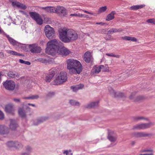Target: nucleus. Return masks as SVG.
Segmentation results:
<instances>
[{"label": "nucleus", "mask_w": 155, "mask_h": 155, "mask_svg": "<svg viewBox=\"0 0 155 155\" xmlns=\"http://www.w3.org/2000/svg\"><path fill=\"white\" fill-rule=\"evenodd\" d=\"M60 40L64 43H69L76 40L78 37L77 33L73 30L63 29L59 32Z\"/></svg>", "instance_id": "obj_1"}, {"label": "nucleus", "mask_w": 155, "mask_h": 155, "mask_svg": "<svg viewBox=\"0 0 155 155\" xmlns=\"http://www.w3.org/2000/svg\"><path fill=\"white\" fill-rule=\"evenodd\" d=\"M62 43L59 40L53 39L47 43V47L46 48L45 51L47 53L54 55L58 51L59 48L62 46Z\"/></svg>", "instance_id": "obj_2"}, {"label": "nucleus", "mask_w": 155, "mask_h": 155, "mask_svg": "<svg viewBox=\"0 0 155 155\" xmlns=\"http://www.w3.org/2000/svg\"><path fill=\"white\" fill-rule=\"evenodd\" d=\"M67 68L73 74H80L82 71L83 68L81 63L76 60L72 59H68L67 61Z\"/></svg>", "instance_id": "obj_3"}, {"label": "nucleus", "mask_w": 155, "mask_h": 155, "mask_svg": "<svg viewBox=\"0 0 155 155\" xmlns=\"http://www.w3.org/2000/svg\"><path fill=\"white\" fill-rule=\"evenodd\" d=\"M68 79L66 73L61 71L57 74L56 78L52 82V84L54 85H58L66 82Z\"/></svg>", "instance_id": "obj_4"}, {"label": "nucleus", "mask_w": 155, "mask_h": 155, "mask_svg": "<svg viewBox=\"0 0 155 155\" xmlns=\"http://www.w3.org/2000/svg\"><path fill=\"white\" fill-rule=\"evenodd\" d=\"M6 145L9 148H14L17 150L22 149L23 147L22 144L18 141H9L6 143Z\"/></svg>", "instance_id": "obj_5"}, {"label": "nucleus", "mask_w": 155, "mask_h": 155, "mask_svg": "<svg viewBox=\"0 0 155 155\" xmlns=\"http://www.w3.org/2000/svg\"><path fill=\"white\" fill-rule=\"evenodd\" d=\"M8 40L10 44L14 46L16 48H21L24 50L26 48V46L25 45L18 42L11 37H9L8 36Z\"/></svg>", "instance_id": "obj_6"}, {"label": "nucleus", "mask_w": 155, "mask_h": 155, "mask_svg": "<svg viewBox=\"0 0 155 155\" xmlns=\"http://www.w3.org/2000/svg\"><path fill=\"white\" fill-rule=\"evenodd\" d=\"M44 31L45 34L48 38L51 39L53 38L55 31L53 28L48 25H46L45 27Z\"/></svg>", "instance_id": "obj_7"}, {"label": "nucleus", "mask_w": 155, "mask_h": 155, "mask_svg": "<svg viewBox=\"0 0 155 155\" xmlns=\"http://www.w3.org/2000/svg\"><path fill=\"white\" fill-rule=\"evenodd\" d=\"M154 124L152 122L148 123H142L137 124L133 127V130H142L147 129L153 125Z\"/></svg>", "instance_id": "obj_8"}, {"label": "nucleus", "mask_w": 155, "mask_h": 155, "mask_svg": "<svg viewBox=\"0 0 155 155\" xmlns=\"http://www.w3.org/2000/svg\"><path fill=\"white\" fill-rule=\"evenodd\" d=\"M3 85L6 89L9 91L13 90L15 86V82L12 80H7L3 82Z\"/></svg>", "instance_id": "obj_9"}, {"label": "nucleus", "mask_w": 155, "mask_h": 155, "mask_svg": "<svg viewBox=\"0 0 155 155\" xmlns=\"http://www.w3.org/2000/svg\"><path fill=\"white\" fill-rule=\"evenodd\" d=\"M29 14L31 17L38 24L41 25L42 24L43 20L39 14L35 12H30Z\"/></svg>", "instance_id": "obj_10"}, {"label": "nucleus", "mask_w": 155, "mask_h": 155, "mask_svg": "<svg viewBox=\"0 0 155 155\" xmlns=\"http://www.w3.org/2000/svg\"><path fill=\"white\" fill-rule=\"evenodd\" d=\"M57 72L56 68H53L50 71L48 74H47L45 78V81L46 82H50L53 78L54 74Z\"/></svg>", "instance_id": "obj_11"}, {"label": "nucleus", "mask_w": 155, "mask_h": 155, "mask_svg": "<svg viewBox=\"0 0 155 155\" xmlns=\"http://www.w3.org/2000/svg\"><path fill=\"white\" fill-rule=\"evenodd\" d=\"M30 51L33 53H40L41 50L40 47L38 46L37 44H32L29 45Z\"/></svg>", "instance_id": "obj_12"}, {"label": "nucleus", "mask_w": 155, "mask_h": 155, "mask_svg": "<svg viewBox=\"0 0 155 155\" xmlns=\"http://www.w3.org/2000/svg\"><path fill=\"white\" fill-rule=\"evenodd\" d=\"M117 135L113 131L108 130L107 139L111 142H115L117 139Z\"/></svg>", "instance_id": "obj_13"}, {"label": "nucleus", "mask_w": 155, "mask_h": 155, "mask_svg": "<svg viewBox=\"0 0 155 155\" xmlns=\"http://www.w3.org/2000/svg\"><path fill=\"white\" fill-rule=\"evenodd\" d=\"M55 12L61 15L65 16L67 15L66 9L63 6H57L56 7Z\"/></svg>", "instance_id": "obj_14"}, {"label": "nucleus", "mask_w": 155, "mask_h": 155, "mask_svg": "<svg viewBox=\"0 0 155 155\" xmlns=\"http://www.w3.org/2000/svg\"><path fill=\"white\" fill-rule=\"evenodd\" d=\"M58 51L60 54L63 56H67L71 53V51L68 49L63 46V43L62 46L59 48Z\"/></svg>", "instance_id": "obj_15"}, {"label": "nucleus", "mask_w": 155, "mask_h": 155, "mask_svg": "<svg viewBox=\"0 0 155 155\" xmlns=\"http://www.w3.org/2000/svg\"><path fill=\"white\" fill-rule=\"evenodd\" d=\"M104 66L103 65L94 66L91 71V75H95L98 74L100 72L101 69L104 68Z\"/></svg>", "instance_id": "obj_16"}, {"label": "nucleus", "mask_w": 155, "mask_h": 155, "mask_svg": "<svg viewBox=\"0 0 155 155\" xmlns=\"http://www.w3.org/2000/svg\"><path fill=\"white\" fill-rule=\"evenodd\" d=\"M151 134L144 132H134L132 134V136L136 138L148 137L151 136Z\"/></svg>", "instance_id": "obj_17"}, {"label": "nucleus", "mask_w": 155, "mask_h": 155, "mask_svg": "<svg viewBox=\"0 0 155 155\" xmlns=\"http://www.w3.org/2000/svg\"><path fill=\"white\" fill-rule=\"evenodd\" d=\"M5 110L8 113L13 114L14 111V105L12 104H8L5 106Z\"/></svg>", "instance_id": "obj_18"}, {"label": "nucleus", "mask_w": 155, "mask_h": 155, "mask_svg": "<svg viewBox=\"0 0 155 155\" xmlns=\"http://www.w3.org/2000/svg\"><path fill=\"white\" fill-rule=\"evenodd\" d=\"M110 89L109 90V92L112 96L115 97H125L124 94L122 93H116L112 88H110Z\"/></svg>", "instance_id": "obj_19"}, {"label": "nucleus", "mask_w": 155, "mask_h": 155, "mask_svg": "<svg viewBox=\"0 0 155 155\" xmlns=\"http://www.w3.org/2000/svg\"><path fill=\"white\" fill-rule=\"evenodd\" d=\"M9 132L8 129L4 125L0 124V135L8 134Z\"/></svg>", "instance_id": "obj_20"}, {"label": "nucleus", "mask_w": 155, "mask_h": 155, "mask_svg": "<svg viewBox=\"0 0 155 155\" xmlns=\"http://www.w3.org/2000/svg\"><path fill=\"white\" fill-rule=\"evenodd\" d=\"M92 59V57L91 53L87 51L84 55V60L87 63H89Z\"/></svg>", "instance_id": "obj_21"}, {"label": "nucleus", "mask_w": 155, "mask_h": 155, "mask_svg": "<svg viewBox=\"0 0 155 155\" xmlns=\"http://www.w3.org/2000/svg\"><path fill=\"white\" fill-rule=\"evenodd\" d=\"M84 87V85L83 84H80L75 86H71V88L72 90L73 91L75 92L79 90L82 89Z\"/></svg>", "instance_id": "obj_22"}, {"label": "nucleus", "mask_w": 155, "mask_h": 155, "mask_svg": "<svg viewBox=\"0 0 155 155\" xmlns=\"http://www.w3.org/2000/svg\"><path fill=\"white\" fill-rule=\"evenodd\" d=\"M13 6L14 7L16 6L18 8L24 10L27 8V7L25 5L17 1L13 2Z\"/></svg>", "instance_id": "obj_23"}, {"label": "nucleus", "mask_w": 155, "mask_h": 155, "mask_svg": "<svg viewBox=\"0 0 155 155\" xmlns=\"http://www.w3.org/2000/svg\"><path fill=\"white\" fill-rule=\"evenodd\" d=\"M19 115L21 118H24L26 117V112L23 107H19L18 111Z\"/></svg>", "instance_id": "obj_24"}, {"label": "nucleus", "mask_w": 155, "mask_h": 155, "mask_svg": "<svg viewBox=\"0 0 155 155\" xmlns=\"http://www.w3.org/2000/svg\"><path fill=\"white\" fill-rule=\"evenodd\" d=\"M134 93H132L129 97V98L131 100H133L134 101H138L143 99V97L141 96H138L136 97H134Z\"/></svg>", "instance_id": "obj_25"}, {"label": "nucleus", "mask_w": 155, "mask_h": 155, "mask_svg": "<svg viewBox=\"0 0 155 155\" xmlns=\"http://www.w3.org/2000/svg\"><path fill=\"white\" fill-rule=\"evenodd\" d=\"M8 76L11 78H18L19 75L17 72L15 71H10L8 73Z\"/></svg>", "instance_id": "obj_26"}, {"label": "nucleus", "mask_w": 155, "mask_h": 155, "mask_svg": "<svg viewBox=\"0 0 155 155\" xmlns=\"http://www.w3.org/2000/svg\"><path fill=\"white\" fill-rule=\"evenodd\" d=\"M18 124L15 120L13 119H11L10 120V127L12 130H15Z\"/></svg>", "instance_id": "obj_27"}, {"label": "nucleus", "mask_w": 155, "mask_h": 155, "mask_svg": "<svg viewBox=\"0 0 155 155\" xmlns=\"http://www.w3.org/2000/svg\"><path fill=\"white\" fill-rule=\"evenodd\" d=\"M43 9L45 10L48 12L49 13H55L56 7H54L47 6L43 8Z\"/></svg>", "instance_id": "obj_28"}, {"label": "nucleus", "mask_w": 155, "mask_h": 155, "mask_svg": "<svg viewBox=\"0 0 155 155\" xmlns=\"http://www.w3.org/2000/svg\"><path fill=\"white\" fill-rule=\"evenodd\" d=\"M48 118L45 117H41L38 119L37 120L35 121L34 125H37L38 124L45 121Z\"/></svg>", "instance_id": "obj_29"}, {"label": "nucleus", "mask_w": 155, "mask_h": 155, "mask_svg": "<svg viewBox=\"0 0 155 155\" xmlns=\"http://www.w3.org/2000/svg\"><path fill=\"white\" fill-rule=\"evenodd\" d=\"M116 14V12L114 11H113L110 13L107 16L106 20L110 21L113 20L114 18V15Z\"/></svg>", "instance_id": "obj_30"}, {"label": "nucleus", "mask_w": 155, "mask_h": 155, "mask_svg": "<svg viewBox=\"0 0 155 155\" xmlns=\"http://www.w3.org/2000/svg\"><path fill=\"white\" fill-rule=\"evenodd\" d=\"M99 101H97L91 103L86 106V107L88 108H94L97 106Z\"/></svg>", "instance_id": "obj_31"}, {"label": "nucleus", "mask_w": 155, "mask_h": 155, "mask_svg": "<svg viewBox=\"0 0 155 155\" xmlns=\"http://www.w3.org/2000/svg\"><path fill=\"white\" fill-rule=\"evenodd\" d=\"M122 38L123 40L126 41H131L134 42H136L137 41L135 37L130 36H125L122 37Z\"/></svg>", "instance_id": "obj_32"}, {"label": "nucleus", "mask_w": 155, "mask_h": 155, "mask_svg": "<svg viewBox=\"0 0 155 155\" xmlns=\"http://www.w3.org/2000/svg\"><path fill=\"white\" fill-rule=\"evenodd\" d=\"M133 120L134 121H138L142 120H148L149 119L148 118H145L143 116H136L133 117Z\"/></svg>", "instance_id": "obj_33"}, {"label": "nucleus", "mask_w": 155, "mask_h": 155, "mask_svg": "<svg viewBox=\"0 0 155 155\" xmlns=\"http://www.w3.org/2000/svg\"><path fill=\"white\" fill-rule=\"evenodd\" d=\"M145 6L144 5H135L131 6L130 7V9L135 10L138 9H141Z\"/></svg>", "instance_id": "obj_34"}, {"label": "nucleus", "mask_w": 155, "mask_h": 155, "mask_svg": "<svg viewBox=\"0 0 155 155\" xmlns=\"http://www.w3.org/2000/svg\"><path fill=\"white\" fill-rule=\"evenodd\" d=\"M7 52L8 53L10 54L11 55H17L19 56H23V55L18 53L16 51L12 50H7Z\"/></svg>", "instance_id": "obj_35"}, {"label": "nucleus", "mask_w": 155, "mask_h": 155, "mask_svg": "<svg viewBox=\"0 0 155 155\" xmlns=\"http://www.w3.org/2000/svg\"><path fill=\"white\" fill-rule=\"evenodd\" d=\"M122 31L121 29H117L115 28H113L110 29L108 31V33L109 34H111L113 33H115L116 32H120Z\"/></svg>", "instance_id": "obj_36"}, {"label": "nucleus", "mask_w": 155, "mask_h": 155, "mask_svg": "<svg viewBox=\"0 0 155 155\" xmlns=\"http://www.w3.org/2000/svg\"><path fill=\"white\" fill-rule=\"evenodd\" d=\"M38 98L39 96L38 95H32L28 97H24L22 98L24 99L34 100L37 99Z\"/></svg>", "instance_id": "obj_37"}, {"label": "nucleus", "mask_w": 155, "mask_h": 155, "mask_svg": "<svg viewBox=\"0 0 155 155\" xmlns=\"http://www.w3.org/2000/svg\"><path fill=\"white\" fill-rule=\"evenodd\" d=\"M107 9L106 6H102L99 9L98 12L99 13H101L105 12Z\"/></svg>", "instance_id": "obj_38"}, {"label": "nucleus", "mask_w": 155, "mask_h": 155, "mask_svg": "<svg viewBox=\"0 0 155 155\" xmlns=\"http://www.w3.org/2000/svg\"><path fill=\"white\" fill-rule=\"evenodd\" d=\"M71 105L73 106H79L80 105L79 103L77 102L74 100H71L69 101Z\"/></svg>", "instance_id": "obj_39"}, {"label": "nucleus", "mask_w": 155, "mask_h": 155, "mask_svg": "<svg viewBox=\"0 0 155 155\" xmlns=\"http://www.w3.org/2000/svg\"><path fill=\"white\" fill-rule=\"evenodd\" d=\"M38 62H40L42 63H46L48 62V61L44 58H39L36 60Z\"/></svg>", "instance_id": "obj_40"}, {"label": "nucleus", "mask_w": 155, "mask_h": 155, "mask_svg": "<svg viewBox=\"0 0 155 155\" xmlns=\"http://www.w3.org/2000/svg\"><path fill=\"white\" fill-rule=\"evenodd\" d=\"M55 93L53 92H49L46 95V96L48 97H51L54 95Z\"/></svg>", "instance_id": "obj_41"}, {"label": "nucleus", "mask_w": 155, "mask_h": 155, "mask_svg": "<svg viewBox=\"0 0 155 155\" xmlns=\"http://www.w3.org/2000/svg\"><path fill=\"white\" fill-rule=\"evenodd\" d=\"M146 21L148 23H152L155 25V18H151L148 19Z\"/></svg>", "instance_id": "obj_42"}, {"label": "nucleus", "mask_w": 155, "mask_h": 155, "mask_svg": "<svg viewBox=\"0 0 155 155\" xmlns=\"http://www.w3.org/2000/svg\"><path fill=\"white\" fill-rule=\"evenodd\" d=\"M25 150L27 151L26 152H29L30 154V153L31 152L32 150L31 148L29 146H27L25 147Z\"/></svg>", "instance_id": "obj_43"}, {"label": "nucleus", "mask_w": 155, "mask_h": 155, "mask_svg": "<svg viewBox=\"0 0 155 155\" xmlns=\"http://www.w3.org/2000/svg\"><path fill=\"white\" fill-rule=\"evenodd\" d=\"M4 115L3 113L0 110V120H2L4 119Z\"/></svg>", "instance_id": "obj_44"}, {"label": "nucleus", "mask_w": 155, "mask_h": 155, "mask_svg": "<svg viewBox=\"0 0 155 155\" xmlns=\"http://www.w3.org/2000/svg\"><path fill=\"white\" fill-rule=\"evenodd\" d=\"M111 36L108 35V34L107 35L104 37L105 39L106 40H110L111 39Z\"/></svg>", "instance_id": "obj_45"}, {"label": "nucleus", "mask_w": 155, "mask_h": 155, "mask_svg": "<svg viewBox=\"0 0 155 155\" xmlns=\"http://www.w3.org/2000/svg\"><path fill=\"white\" fill-rule=\"evenodd\" d=\"M20 155H30L29 152H23L21 153Z\"/></svg>", "instance_id": "obj_46"}, {"label": "nucleus", "mask_w": 155, "mask_h": 155, "mask_svg": "<svg viewBox=\"0 0 155 155\" xmlns=\"http://www.w3.org/2000/svg\"><path fill=\"white\" fill-rule=\"evenodd\" d=\"M114 54L113 53H107L106 54V55L108 56H109L110 57H114Z\"/></svg>", "instance_id": "obj_47"}, {"label": "nucleus", "mask_w": 155, "mask_h": 155, "mask_svg": "<svg viewBox=\"0 0 155 155\" xmlns=\"http://www.w3.org/2000/svg\"><path fill=\"white\" fill-rule=\"evenodd\" d=\"M82 10L84 13H87V14H90V15H93V13H92L91 12H88L86 10Z\"/></svg>", "instance_id": "obj_48"}, {"label": "nucleus", "mask_w": 155, "mask_h": 155, "mask_svg": "<svg viewBox=\"0 0 155 155\" xmlns=\"http://www.w3.org/2000/svg\"><path fill=\"white\" fill-rule=\"evenodd\" d=\"M13 100L15 102L17 103H20L21 102L20 100L19 99L14 98Z\"/></svg>", "instance_id": "obj_49"}, {"label": "nucleus", "mask_w": 155, "mask_h": 155, "mask_svg": "<svg viewBox=\"0 0 155 155\" xmlns=\"http://www.w3.org/2000/svg\"><path fill=\"white\" fill-rule=\"evenodd\" d=\"M23 64H25L27 65H29L31 63L30 62L28 61H24V62L23 63Z\"/></svg>", "instance_id": "obj_50"}, {"label": "nucleus", "mask_w": 155, "mask_h": 155, "mask_svg": "<svg viewBox=\"0 0 155 155\" xmlns=\"http://www.w3.org/2000/svg\"><path fill=\"white\" fill-rule=\"evenodd\" d=\"M145 152H150L151 153H152L153 150H152L150 149V150H148V149H146L144 150V151Z\"/></svg>", "instance_id": "obj_51"}, {"label": "nucleus", "mask_w": 155, "mask_h": 155, "mask_svg": "<svg viewBox=\"0 0 155 155\" xmlns=\"http://www.w3.org/2000/svg\"><path fill=\"white\" fill-rule=\"evenodd\" d=\"M96 24L100 25H104L105 24V23H104L102 22H96Z\"/></svg>", "instance_id": "obj_52"}, {"label": "nucleus", "mask_w": 155, "mask_h": 155, "mask_svg": "<svg viewBox=\"0 0 155 155\" xmlns=\"http://www.w3.org/2000/svg\"><path fill=\"white\" fill-rule=\"evenodd\" d=\"M63 153L65 154L66 155L69 154V152L68 150H65L63 152Z\"/></svg>", "instance_id": "obj_53"}, {"label": "nucleus", "mask_w": 155, "mask_h": 155, "mask_svg": "<svg viewBox=\"0 0 155 155\" xmlns=\"http://www.w3.org/2000/svg\"><path fill=\"white\" fill-rule=\"evenodd\" d=\"M84 16V14H80V13L78 14L77 16L82 17H83Z\"/></svg>", "instance_id": "obj_54"}, {"label": "nucleus", "mask_w": 155, "mask_h": 155, "mask_svg": "<svg viewBox=\"0 0 155 155\" xmlns=\"http://www.w3.org/2000/svg\"><path fill=\"white\" fill-rule=\"evenodd\" d=\"M28 105H29V106H31L32 107H35L36 106H35V104H30V103H28Z\"/></svg>", "instance_id": "obj_55"}, {"label": "nucleus", "mask_w": 155, "mask_h": 155, "mask_svg": "<svg viewBox=\"0 0 155 155\" xmlns=\"http://www.w3.org/2000/svg\"><path fill=\"white\" fill-rule=\"evenodd\" d=\"M71 16H78V14L77 13H74V14H71L70 15Z\"/></svg>", "instance_id": "obj_56"}, {"label": "nucleus", "mask_w": 155, "mask_h": 155, "mask_svg": "<svg viewBox=\"0 0 155 155\" xmlns=\"http://www.w3.org/2000/svg\"><path fill=\"white\" fill-rule=\"evenodd\" d=\"M24 61L22 59H20L19 60V62L21 63V64H23V63L24 62Z\"/></svg>", "instance_id": "obj_57"}, {"label": "nucleus", "mask_w": 155, "mask_h": 155, "mask_svg": "<svg viewBox=\"0 0 155 155\" xmlns=\"http://www.w3.org/2000/svg\"><path fill=\"white\" fill-rule=\"evenodd\" d=\"M135 142L134 141H132L131 142V146H133L134 145V144H135Z\"/></svg>", "instance_id": "obj_58"}, {"label": "nucleus", "mask_w": 155, "mask_h": 155, "mask_svg": "<svg viewBox=\"0 0 155 155\" xmlns=\"http://www.w3.org/2000/svg\"><path fill=\"white\" fill-rule=\"evenodd\" d=\"M120 56L118 55H114V57H116L117 58H119Z\"/></svg>", "instance_id": "obj_59"}, {"label": "nucleus", "mask_w": 155, "mask_h": 155, "mask_svg": "<svg viewBox=\"0 0 155 155\" xmlns=\"http://www.w3.org/2000/svg\"><path fill=\"white\" fill-rule=\"evenodd\" d=\"M153 154L152 153H146L145 154V155H153Z\"/></svg>", "instance_id": "obj_60"}, {"label": "nucleus", "mask_w": 155, "mask_h": 155, "mask_svg": "<svg viewBox=\"0 0 155 155\" xmlns=\"http://www.w3.org/2000/svg\"><path fill=\"white\" fill-rule=\"evenodd\" d=\"M9 2H12V5H13V2H15V1H14V0H9Z\"/></svg>", "instance_id": "obj_61"}, {"label": "nucleus", "mask_w": 155, "mask_h": 155, "mask_svg": "<svg viewBox=\"0 0 155 155\" xmlns=\"http://www.w3.org/2000/svg\"><path fill=\"white\" fill-rule=\"evenodd\" d=\"M88 15H84V16L83 17L85 18H87L88 17Z\"/></svg>", "instance_id": "obj_62"}, {"label": "nucleus", "mask_w": 155, "mask_h": 155, "mask_svg": "<svg viewBox=\"0 0 155 155\" xmlns=\"http://www.w3.org/2000/svg\"><path fill=\"white\" fill-rule=\"evenodd\" d=\"M70 155H73V153H71L70 154Z\"/></svg>", "instance_id": "obj_63"}, {"label": "nucleus", "mask_w": 155, "mask_h": 155, "mask_svg": "<svg viewBox=\"0 0 155 155\" xmlns=\"http://www.w3.org/2000/svg\"><path fill=\"white\" fill-rule=\"evenodd\" d=\"M139 155H145V154H140Z\"/></svg>", "instance_id": "obj_64"}]
</instances>
